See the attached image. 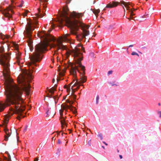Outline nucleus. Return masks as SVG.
<instances>
[{
  "label": "nucleus",
  "instance_id": "obj_1",
  "mask_svg": "<svg viewBox=\"0 0 161 161\" xmlns=\"http://www.w3.org/2000/svg\"><path fill=\"white\" fill-rule=\"evenodd\" d=\"M3 46L0 47V62L3 68V75L6 80L5 91L6 104L12 105L14 109V113H23L25 109V105L24 101L22 97V90L13 82L9 76V60L10 54L8 53H3L4 51Z\"/></svg>",
  "mask_w": 161,
  "mask_h": 161
},
{
  "label": "nucleus",
  "instance_id": "obj_2",
  "mask_svg": "<svg viewBox=\"0 0 161 161\" xmlns=\"http://www.w3.org/2000/svg\"><path fill=\"white\" fill-rule=\"evenodd\" d=\"M42 33L43 34L41 36L44 39V42L39 43L36 46L35 52L29 56L31 62L28 64L29 70L24 71L23 75H20L17 79L18 83L21 84L22 89L25 91L28 95L30 94L31 86L29 82L33 78L32 74L33 72L32 69H34L33 66L38 65L36 63L41 61L43 58L42 54L47 51V47L49 45V42L54 40L50 34L46 33L44 31H43Z\"/></svg>",
  "mask_w": 161,
  "mask_h": 161
},
{
  "label": "nucleus",
  "instance_id": "obj_3",
  "mask_svg": "<svg viewBox=\"0 0 161 161\" xmlns=\"http://www.w3.org/2000/svg\"><path fill=\"white\" fill-rule=\"evenodd\" d=\"M69 9L67 6L63 8V12L61 13V18L59 20V26L61 27L62 25L67 24L68 26L72 30L71 33L76 35L77 39L80 41L82 39L89 34V31L84 29H82V33L77 34L76 31L78 30L79 27H82V24L80 20L76 19V18H79L83 16L82 13H77L73 12L70 15V17L73 20H71L68 16V11Z\"/></svg>",
  "mask_w": 161,
  "mask_h": 161
},
{
  "label": "nucleus",
  "instance_id": "obj_4",
  "mask_svg": "<svg viewBox=\"0 0 161 161\" xmlns=\"http://www.w3.org/2000/svg\"><path fill=\"white\" fill-rule=\"evenodd\" d=\"M81 49L85 52L84 48L81 47L80 44L70 51L71 55L73 56L75 60V64L74 67L80 74V78L79 80L80 83H84L87 80V76L85 75V67L82 65L81 61L83 59L82 53L80 52Z\"/></svg>",
  "mask_w": 161,
  "mask_h": 161
},
{
  "label": "nucleus",
  "instance_id": "obj_5",
  "mask_svg": "<svg viewBox=\"0 0 161 161\" xmlns=\"http://www.w3.org/2000/svg\"><path fill=\"white\" fill-rule=\"evenodd\" d=\"M37 24V22L36 21H29L27 23L25 27V30L24 32L25 36L28 39L27 42L29 46L30 47L31 51H32L33 48V47L31 46L32 42L31 40V38L32 31L34 30L35 28V25H36Z\"/></svg>",
  "mask_w": 161,
  "mask_h": 161
},
{
  "label": "nucleus",
  "instance_id": "obj_6",
  "mask_svg": "<svg viewBox=\"0 0 161 161\" xmlns=\"http://www.w3.org/2000/svg\"><path fill=\"white\" fill-rule=\"evenodd\" d=\"M69 66H70L71 67V69H70L69 70L70 73L71 75H72L74 76V77L75 78V79L73 80L72 81L73 83H74L75 81H76L75 83L72 86V88H73L75 86H77L81 84L77 78V72H76V70L75 69V68L74 67L73 64H72L70 62L69 65H66V66L65 67V69L64 68L62 71H61L59 72V75L60 76H64V73L66 72V69L69 67Z\"/></svg>",
  "mask_w": 161,
  "mask_h": 161
},
{
  "label": "nucleus",
  "instance_id": "obj_7",
  "mask_svg": "<svg viewBox=\"0 0 161 161\" xmlns=\"http://www.w3.org/2000/svg\"><path fill=\"white\" fill-rule=\"evenodd\" d=\"M70 36V34H64L61 40H57V44H54L53 45V47L55 48H56V50L55 51L54 54L57 53H56L59 49H62L63 50H65L66 48V47L65 45H64L62 44V41L68 42L70 41V38L69 37Z\"/></svg>",
  "mask_w": 161,
  "mask_h": 161
},
{
  "label": "nucleus",
  "instance_id": "obj_8",
  "mask_svg": "<svg viewBox=\"0 0 161 161\" xmlns=\"http://www.w3.org/2000/svg\"><path fill=\"white\" fill-rule=\"evenodd\" d=\"M61 107L63 108V109H60L59 110V113L60 115V120L61 123V126L62 128L63 129L65 127L67 126V124L65 121V119L63 115V110L67 108L69 109L70 110L72 111L74 113H75L77 112L76 109L75 107H74V108L75 109V110H73V109L72 108L73 107L72 105L69 106L67 105H64L62 104L61 105Z\"/></svg>",
  "mask_w": 161,
  "mask_h": 161
},
{
  "label": "nucleus",
  "instance_id": "obj_9",
  "mask_svg": "<svg viewBox=\"0 0 161 161\" xmlns=\"http://www.w3.org/2000/svg\"><path fill=\"white\" fill-rule=\"evenodd\" d=\"M119 4H120L121 6H122V4H126L129 6V5L132 7L133 6V4L130 2H126L123 1H120L119 2L116 1L110 2L107 5L105 8H113L117 7Z\"/></svg>",
  "mask_w": 161,
  "mask_h": 161
},
{
  "label": "nucleus",
  "instance_id": "obj_10",
  "mask_svg": "<svg viewBox=\"0 0 161 161\" xmlns=\"http://www.w3.org/2000/svg\"><path fill=\"white\" fill-rule=\"evenodd\" d=\"M10 12H11L12 13H13L14 12L12 10L9 9V10H5V11H3V14L5 16L8 18H11L12 17V15L10 13Z\"/></svg>",
  "mask_w": 161,
  "mask_h": 161
},
{
  "label": "nucleus",
  "instance_id": "obj_11",
  "mask_svg": "<svg viewBox=\"0 0 161 161\" xmlns=\"http://www.w3.org/2000/svg\"><path fill=\"white\" fill-rule=\"evenodd\" d=\"M57 84H56L54 85V87H52L49 90V91L50 93H51V95H48L47 96L48 97L51 98L53 97L52 96V95L53 94L54 91L56 90V88H57ZM53 97L54 99H55L54 97Z\"/></svg>",
  "mask_w": 161,
  "mask_h": 161
},
{
  "label": "nucleus",
  "instance_id": "obj_12",
  "mask_svg": "<svg viewBox=\"0 0 161 161\" xmlns=\"http://www.w3.org/2000/svg\"><path fill=\"white\" fill-rule=\"evenodd\" d=\"M21 53L19 52L18 50H17V52L16 53V58L17 60V62L19 65L20 64V60L21 59Z\"/></svg>",
  "mask_w": 161,
  "mask_h": 161
},
{
  "label": "nucleus",
  "instance_id": "obj_13",
  "mask_svg": "<svg viewBox=\"0 0 161 161\" xmlns=\"http://www.w3.org/2000/svg\"><path fill=\"white\" fill-rule=\"evenodd\" d=\"M4 131L6 133V135H5L4 140L6 141H7L8 140V137L10 136L11 134V130H10V132H9L7 128L4 129Z\"/></svg>",
  "mask_w": 161,
  "mask_h": 161
},
{
  "label": "nucleus",
  "instance_id": "obj_14",
  "mask_svg": "<svg viewBox=\"0 0 161 161\" xmlns=\"http://www.w3.org/2000/svg\"><path fill=\"white\" fill-rule=\"evenodd\" d=\"M47 116L53 117L55 114V112L54 109L48 110L46 113Z\"/></svg>",
  "mask_w": 161,
  "mask_h": 161
},
{
  "label": "nucleus",
  "instance_id": "obj_15",
  "mask_svg": "<svg viewBox=\"0 0 161 161\" xmlns=\"http://www.w3.org/2000/svg\"><path fill=\"white\" fill-rule=\"evenodd\" d=\"M126 8L127 10H129V12L130 13V16L133 18V16L135 15V14L133 13V11L132 9L130 8L129 6L126 4H123Z\"/></svg>",
  "mask_w": 161,
  "mask_h": 161
},
{
  "label": "nucleus",
  "instance_id": "obj_16",
  "mask_svg": "<svg viewBox=\"0 0 161 161\" xmlns=\"http://www.w3.org/2000/svg\"><path fill=\"white\" fill-rule=\"evenodd\" d=\"M38 13H36L35 14V15L36 16V17H39L41 18H42L44 15H45L46 14L44 13V11H42V13H43V14L41 13V10L40 8H38Z\"/></svg>",
  "mask_w": 161,
  "mask_h": 161
},
{
  "label": "nucleus",
  "instance_id": "obj_17",
  "mask_svg": "<svg viewBox=\"0 0 161 161\" xmlns=\"http://www.w3.org/2000/svg\"><path fill=\"white\" fill-rule=\"evenodd\" d=\"M0 37L3 40L5 39H8L9 38V36L7 35H4L2 33H0Z\"/></svg>",
  "mask_w": 161,
  "mask_h": 161
},
{
  "label": "nucleus",
  "instance_id": "obj_18",
  "mask_svg": "<svg viewBox=\"0 0 161 161\" xmlns=\"http://www.w3.org/2000/svg\"><path fill=\"white\" fill-rule=\"evenodd\" d=\"M73 88H72V87H71V89L72 90L71 93V95L73 96L74 98L76 99V95H75L74 93L76 90L75 89H74Z\"/></svg>",
  "mask_w": 161,
  "mask_h": 161
},
{
  "label": "nucleus",
  "instance_id": "obj_19",
  "mask_svg": "<svg viewBox=\"0 0 161 161\" xmlns=\"http://www.w3.org/2000/svg\"><path fill=\"white\" fill-rule=\"evenodd\" d=\"M5 108V106L3 103L0 101V112L2 111Z\"/></svg>",
  "mask_w": 161,
  "mask_h": 161
},
{
  "label": "nucleus",
  "instance_id": "obj_20",
  "mask_svg": "<svg viewBox=\"0 0 161 161\" xmlns=\"http://www.w3.org/2000/svg\"><path fill=\"white\" fill-rule=\"evenodd\" d=\"M100 9H95L93 11V12L95 14V15L97 16V14L100 12Z\"/></svg>",
  "mask_w": 161,
  "mask_h": 161
},
{
  "label": "nucleus",
  "instance_id": "obj_21",
  "mask_svg": "<svg viewBox=\"0 0 161 161\" xmlns=\"http://www.w3.org/2000/svg\"><path fill=\"white\" fill-rule=\"evenodd\" d=\"M66 102L68 103H69L70 105H72V104L74 103L73 101H71L69 99H67L66 100Z\"/></svg>",
  "mask_w": 161,
  "mask_h": 161
},
{
  "label": "nucleus",
  "instance_id": "obj_22",
  "mask_svg": "<svg viewBox=\"0 0 161 161\" xmlns=\"http://www.w3.org/2000/svg\"><path fill=\"white\" fill-rule=\"evenodd\" d=\"M29 12V11L27 10H25V12L23 13V15L24 16H26L27 13Z\"/></svg>",
  "mask_w": 161,
  "mask_h": 161
},
{
  "label": "nucleus",
  "instance_id": "obj_23",
  "mask_svg": "<svg viewBox=\"0 0 161 161\" xmlns=\"http://www.w3.org/2000/svg\"><path fill=\"white\" fill-rule=\"evenodd\" d=\"M131 55H136L138 56H139V54L135 52H133L131 53Z\"/></svg>",
  "mask_w": 161,
  "mask_h": 161
},
{
  "label": "nucleus",
  "instance_id": "obj_24",
  "mask_svg": "<svg viewBox=\"0 0 161 161\" xmlns=\"http://www.w3.org/2000/svg\"><path fill=\"white\" fill-rule=\"evenodd\" d=\"M99 99V97L98 95L96 99V103L97 104L98 103Z\"/></svg>",
  "mask_w": 161,
  "mask_h": 161
},
{
  "label": "nucleus",
  "instance_id": "obj_25",
  "mask_svg": "<svg viewBox=\"0 0 161 161\" xmlns=\"http://www.w3.org/2000/svg\"><path fill=\"white\" fill-rule=\"evenodd\" d=\"M98 136L99 137L100 139L102 140L103 139L102 134H100L98 135Z\"/></svg>",
  "mask_w": 161,
  "mask_h": 161
},
{
  "label": "nucleus",
  "instance_id": "obj_26",
  "mask_svg": "<svg viewBox=\"0 0 161 161\" xmlns=\"http://www.w3.org/2000/svg\"><path fill=\"white\" fill-rule=\"evenodd\" d=\"M69 99H70V100L71 101H72V100H73H73H74H74H75V99H74V98H73V95H71L70 96Z\"/></svg>",
  "mask_w": 161,
  "mask_h": 161
},
{
  "label": "nucleus",
  "instance_id": "obj_27",
  "mask_svg": "<svg viewBox=\"0 0 161 161\" xmlns=\"http://www.w3.org/2000/svg\"><path fill=\"white\" fill-rule=\"evenodd\" d=\"M67 92H69V94L68 95H69V93H70V88L68 87L67 89Z\"/></svg>",
  "mask_w": 161,
  "mask_h": 161
},
{
  "label": "nucleus",
  "instance_id": "obj_28",
  "mask_svg": "<svg viewBox=\"0 0 161 161\" xmlns=\"http://www.w3.org/2000/svg\"><path fill=\"white\" fill-rule=\"evenodd\" d=\"M9 120V119L8 118H6L4 120V122L5 123H7Z\"/></svg>",
  "mask_w": 161,
  "mask_h": 161
},
{
  "label": "nucleus",
  "instance_id": "obj_29",
  "mask_svg": "<svg viewBox=\"0 0 161 161\" xmlns=\"http://www.w3.org/2000/svg\"><path fill=\"white\" fill-rule=\"evenodd\" d=\"M113 73V71L112 70H110L108 71V75H109L110 74H112Z\"/></svg>",
  "mask_w": 161,
  "mask_h": 161
},
{
  "label": "nucleus",
  "instance_id": "obj_30",
  "mask_svg": "<svg viewBox=\"0 0 161 161\" xmlns=\"http://www.w3.org/2000/svg\"><path fill=\"white\" fill-rule=\"evenodd\" d=\"M80 84H79L78 86H77V88L75 89L76 91L79 89L80 86Z\"/></svg>",
  "mask_w": 161,
  "mask_h": 161
},
{
  "label": "nucleus",
  "instance_id": "obj_31",
  "mask_svg": "<svg viewBox=\"0 0 161 161\" xmlns=\"http://www.w3.org/2000/svg\"><path fill=\"white\" fill-rule=\"evenodd\" d=\"M39 160V157H37L36 158H35L34 159V161H38Z\"/></svg>",
  "mask_w": 161,
  "mask_h": 161
},
{
  "label": "nucleus",
  "instance_id": "obj_32",
  "mask_svg": "<svg viewBox=\"0 0 161 161\" xmlns=\"http://www.w3.org/2000/svg\"><path fill=\"white\" fill-rule=\"evenodd\" d=\"M8 157L9 158V159L8 160V161H11V157H10V155L9 154L8 155Z\"/></svg>",
  "mask_w": 161,
  "mask_h": 161
},
{
  "label": "nucleus",
  "instance_id": "obj_33",
  "mask_svg": "<svg viewBox=\"0 0 161 161\" xmlns=\"http://www.w3.org/2000/svg\"><path fill=\"white\" fill-rule=\"evenodd\" d=\"M72 0H67L66 3L67 4H69Z\"/></svg>",
  "mask_w": 161,
  "mask_h": 161
},
{
  "label": "nucleus",
  "instance_id": "obj_34",
  "mask_svg": "<svg viewBox=\"0 0 161 161\" xmlns=\"http://www.w3.org/2000/svg\"><path fill=\"white\" fill-rule=\"evenodd\" d=\"M73 81H72L70 84H69V85H68V87H69V88H70V86H71V85L73 83Z\"/></svg>",
  "mask_w": 161,
  "mask_h": 161
},
{
  "label": "nucleus",
  "instance_id": "obj_35",
  "mask_svg": "<svg viewBox=\"0 0 161 161\" xmlns=\"http://www.w3.org/2000/svg\"><path fill=\"white\" fill-rule=\"evenodd\" d=\"M158 113L159 114V117L161 118V111L158 112Z\"/></svg>",
  "mask_w": 161,
  "mask_h": 161
},
{
  "label": "nucleus",
  "instance_id": "obj_36",
  "mask_svg": "<svg viewBox=\"0 0 161 161\" xmlns=\"http://www.w3.org/2000/svg\"><path fill=\"white\" fill-rule=\"evenodd\" d=\"M88 144L89 146H91V140H89V141H88Z\"/></svg>",
  "mask_w": 161,
  "mask_h": 161
},
{
  "label": "nucleus",
  "instance_id": "obj_37",
  "mask_svg": "<svg viewBox=\"0 0 161 161\" xmlns=\"http://www.w3.org/2000/svg\"><path fill=\"white\" fill-rule=\"evenodd\" d=\"M58 144H61V142L60 141V140H59V139H58Z\"/></svg>",
  "mask_w": 161,
  "mask_h": 161
},
{
  "label": "nucleus",
  "instance_id": "obj_38",
  "mask_svg": "<svg viewBox=\"0 0 161 161\" xmlns=\"http://www.w3.org/2000/svg\"><path fill=\"white\" fill-rule=\"evenodd\" d=\"M122 5H123V4H122ZM122 6L123 8V9H124V13H125V8L124 7L123 5H122Z\"/></svg>",
  "mask_w": 161,
  "mask_h": 161
},
{
  "label": "nucleus",
  "instance_id": "obj_39",
  "mask_svg": "<svg viewBox=\"0 0 161 161\" xmlns=\"http://www.w3.org/2000/svg\"><path fill=\"white\" fill-rule=\"evenodd\" d=\"M132 10L133 11V13H134V11L136 10L137 9H135L134 8H132Z\"/></svg>",
  "mask_w": 161,
  "mask_h": 161
},
{
  "label": "nucleus",
  "instance_id": "obj_40",
  "mask_svg": "<svg viewBox=\"0 0 161 161\" xmlns=\"http://www.w3.org/2000/svg\"><path fill=\"white\" fill-rule=\"evenodd\" d=\"M64 87L65 88H66V89H67L68 88V86L66 85L64 86Z\"/></svg>",
  "mask_w": 161,
  "mask_h": 161
},
{
  "label": "nucleus",
  "instance_id": "obj_41",
  "mask_svg": "<svg viewBox=\"0 0 161 161\" xmlns=\"http://www.w3.org/2000/svg\"><path fill=\"white\" fill-rule=\"evenodd\" d=\"M130 18H128V19H129L130 20V19L131 18L132 19H133V18H132V17H130Z\"/></svg>",
  "mask_w": 161,
  "mask_h": 161
},
{
  "label": "nucleus",
  "instance_id": "obj_42",
  "mask_svg": "<svg viewBox=\"0 0 161 161\" xmlns=\"http://www.w3.org/2000/svg\"><path fill=\"white\" fill-rule=\"evenodd\" d=\"M57 81L58 82L60 80V79L59 78H58L57 79Z\"/></svg>",
  "mask_w": 161,
  "mask_h": 161
},
{
  "label": "nucleus",
  "instance_id": "obj_43",
  "mask_svg": "<svg viewBox=\"0 0 161 161\" xmlns=\"http://www.w3.org/2000/svg\"><path fill=\"white\" fill-rule=\"evenodd\" d=\"M114 85H115V86H118V85L115 84H112V86H114Z\"/></svg>",
  "mask_w": 161,
  "mask_h": 161
},
{
  "label": "nucleus",
  "instance_id": "obj_44",
  "mask_svg": "<svg viewBox=\"0 0 161 161\" xmlns=\"http://www.w3.org/2000/svg\"><path fill=\"white\" fill-rule=\"evenodd\" d=\"M119 157L120 159H122V156L121 155H119Z\"/></svg>",
  "mask_w": 161,
  "mask_h": 161
},
{
  "label": "nucleus",
  "instance_id": "obj_45",
  "mask_svg": "<svg viewBox=\"0 0 161 161\" xmlns=\"http://www.w3.org/2000/svg\"><path fill=\"white\" fill-rule=\"evenodd\" d=\"M103 142L105 145H106V146H107L108 145V144L107 143H106L105 142Z\"/></svg>",
  "mask_w": 161,
  "mask_h": 161
},
{
  "label": "nucleus",
  "instance_id": "obj_46",
  "mask_svg": "<svg viewBox=\"0 0 161 161\" xmlns=\"http://www.w3.org/2000/svg\"><path fill=\"white\" fill-rule=\"evenodd\" d=\"M17 119H19H19H20V118L19 116H18L17 117Z\"/></svg>",
  "mask_w": 161,
  "mask_h": 161
},
{
  "label": "nucleus",
  "instance_id": "obj_47",
  "mask_svg": "<svg viewBox=\"0 0 161 161\" xmlns=\"http://www.w3.org/2000/svg\"><path fill=\"white\" fill-rule=\"evenodd\" d=\"M19 139V137L18 136H17V141H18Z\"/></svg>",
  "mask_w": 161,
  "mask_h": 161
},
{
  "label": "nucleus",
  "instance_id": "obj_48",
  "mask_svg": "<svg viewBox=\"0 0 161 161\" xmlns=\"http://www.w3.org/2000/svg\"><path fill=\"white\" fill-rule=\"evenodd\" d=\"M133 46V45H130L129 46V47H132Z\"/></svg>",
  "mask_w": 161,
  "mask_h": 161
},
{
  "label": "nucleus",
  "instance_id": "obj_49",
  "mask_svg": "<svg viewBox=\"0 0 161 161\" xmlns=\"http://www.w3.org/2000/svg\"><path fill=\"white\" fill-rule=\"evenodd\" d=\"M54 81H55V79H53L52 80L53 82L54 83Z\"/></svg>",
  "mask_w": 161,
  "mask_h": 161
},
{
  "label": "nucleus",
  "instance_id": "obj_50",
  "mask_svg": "<svg viewBox=\"0 0 161 161\" xmlns=\"http://www.w3.org/2000/svg\"><path fill=\"white\" fill-rule=\"evenodd\" d=\"M22 6V4H20V5L19 6V7H21Z\"/></svg>",
  "mask_w": 161,
  "mask_h": 161
},
{
  "label": "nucleus",
  "instance_id": "obj_51",
  "mask_svg": "<svg viewBox=\"0 0 161 161\" xmlns=\"http://www.w3.org/2000/svg\"><path fill=\"white\" fill-rule=\"evenodd\" d=\"M91 55H92L93 56H94V53H91Z\"/></svg>",
  "mask_w": 161,
  "mask_h": 161
},
{
  "label": "nucleus",
  "instance_id": "obj_52",
  "mask_svg": "<svg viewBox=\"0 0 161 161\" xmlns=\"http://www.w3.org/2000/svg\"><path fill=\"white\" fill-rule=\"evenodd\" d=\"M52 140H55V139L54 138V137H52Z\"/></svg>",
  "mask_w": 161,
  "mask_h": 161
},
{
  "label": "nucleus",
  "instance_id": "obj_53",
  "mask_svg": "<svg viewBox=\"0 0 161 161\" xmlns=\"http://www.w3.org/2000/svg\"><path fill=\"white\" fill-rule=\"evenodd\" d=\"M51 30H49L48 31V33H50L51 32Z\"/></svg>",
  "mask_w": 161,
  "mask_h": 161
},
{
  "label": "nucleus",
  "instance_id": "obj_54",
  "mask_svg": "<svg viewBox=\"0 0 161 161\" xmlns=\"http://www.w3.org/2000/svg\"><path fill=\"white\" fill-rule=\"evenodd\" d=\"M102 147L103 149H105V147L104 146H102Z\"/></svg>",
  "mask_w": 161,
  "mask_h": 161
},
{
  "label": "nucleus",
  "instance_id": "obj_55",
  "mask_svg": "<svg viewBox=\"0 0 161 161\" xmlns=\"http://www.w3.org/2000/svg\"><path fill=\"white\" fill-rule=\"evenodd\" d=\"M27 126H26V128H25V130H26L27 128Z\"/></svg>",
  "mask_w": 161,
  "mask_h": 161
},
{
  "label": "nucleus",
  "instance_id": "obj_56",
  "mask_svg": "<svg viewBox=\"0 0 161 161\" xmlns=\"http://www.w3.org/2000/svg\"><path fill=\"white\" fill-rule=\"evenodd\" d=\"M117 152L118 153H119V150H117Z\"/></svg>",
  "mask_w": 161,
  "mask_h": 161
},
{
  "label": "nucleus",
  "instance_id": "obj_57",
  "mask_svg": "<svg viewBox=\"0 0 161 161\" xmlns=\"http://www.w3.org/2000/svg\"><path fill=\"white\" fill-rule=\"evenodd\" d=\"M145 16H146V15H144L142 17L143 18V17H145Z\"/></svg>",
  "mask_w": 161,
  "mask_h": 161
},
{
  "label": "nucleus",
  "instance_id": "obj_58",
  "mask_svg": "<svg viewBox=\"0 0 161 161\" xmlns=\"http://www.w3.org/2000/svg\"><path fill=\"white\" fill-rule=\"evenodd\" d=\"M158 105L160 106V103H158Z\"/></svg>",
  "mask_w": 161,
  "mask_h": 161
},
{
  "label": "nucleus",
  "instance_id": "obj_59",
  "mask_svg": "<svg viewBox=\"0 0 161 161\" xmlns=\"http://www.w3.org/2000/svg\"><path fill=\"white\" fill-rule=\"evenodd\" d=\"M142 48H146V47H143Z\"/></svg>",
  "mask_w": 161,
  "mask_h": 161
},
{
  "label": "nucleus",
  "instance_id": "obj_60",
  "mask_svg": "<svg viewBox=\"0 0 161 161\" xmlns=\"http://www.w3.org/2000/svg\"><path fill=\"white\" fill-rule=\"evenodd\" d=\"M123 17H125V14H124V16H123Z\"/></svg>",
  "mask_w": 161,
  "mask_h": 161
},
{
  "label": "nucleus",
  "instance_id": "obj_61",
  "mask_svg": "<svg viewBox=\"0 0 161 161\" xmlns=\"http://www.w3.org/2000/svg\"><path fill=\"white\" fill-rule=\"evenodd\" d=\"M106 10L105 8H104L103 10Z\"/></svg>",
  "mask_w": 161,
  "mask_h": 161
},
{
  "label": "nucleus",
  "instance_id": "obj_62",
  "mask_svg": "<svg viewBox=\"0 0 161 161\" xmlns=\"http://www.w3.org/2000/svg\"><path fill=\"white\" fill-rule=\"evenodd\" d=\"M95 2V1H94L93 3H94Z\"/></svg>",
  "mask_w": 161,
  "mask_h": 161
},
{
  "label": "nucleus",
  "instance_id": "obj_63",
  "mask_svg": "<svg viewBox=\"0 0 161 161\" xmlns=\"http://www.w3.org/2000/svg\"><path fill=\"white\" fill-rule=\"evenodd\" d=\"M14 46H15V44H14Z\"/></svg>",
  "mask_w": 161,
  "mask_h": 161
},
{
  "label": "nucleus",
  "instance_id": "obj_64",
  "mask_svg": "<svg viewBox=\"0 0 161 161\" xmlns=\"http://www.w3.org/2000/svg\"><path fill=\"white\" fill-rule=\"evenodd\" d=\"M58 57H57V59H58Z\"/></svg>",
  "mask_w": 161,
  "mask_h": 161
}]
</instances>
